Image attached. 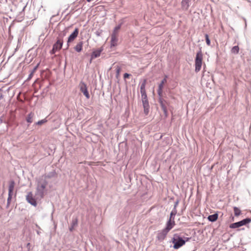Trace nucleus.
<instances>
[{"label":"nucleus","mask_w":251,"mask_h":251,"mask_svg":"<svg viewBox=\"0 0 251 251\" xmlns=\"http://www.w3.org/2000/svg\"><path fill=\"white\" fill-rule=\"evenodd\" d=\"M146 82V79H144L141 84L140 93L141 94L142 102L144 107V113L147 115L149 112L150 105L145 89Z\"/></svg>","instance_id":"f257e3e1"},{"label":"nucleus","mask_w":251,"mask_h":251,"mask_svg":"<svg viewBox=\"0 0 251 251\" xmlns=\"http://www.w3.org/2000/svg\"><path fill=\"white\" fill-rule=\"evenodd\" d=\"M72 26H71L65 28L63 31H62L59 34L56 43L53 45V48H54V50H59L61 49L63 43V38L64 36L66 35L67 33L68 32L69 29Z\"/></svg>","instance_id":"f03ea898"},{"label":"nucleus","mask_w":251,"mask_h":251,"mask_svg":"<svg viewBox=\"0 0 251 251\" xmlns=\"http://www.w3.org/2000/svg\"><path fill=\"white\" fill-rule=\"evenodd\" d=\"M48 184V182L45 180H43L40 178L38 182L37 186L36 188V195L39 196L40 198H43L44 195L45 189Z\"/></svg>","instance_id":"7ed1b4c3"},{"label":"nucleus","mask_w":251,"mask_h":251,"mask_svg":"<svg viewBox=\"0 0 251 251\" xmlns=\"http://www.w3.org/2000/svg\"><path fill=\"white\" fill-rule=\"evenodd\" d=\"M172 243L174 244L173 248L178 249L185 244L186 241L178 234H175L172 238Z\"/></svg>","instance_id":"20e7f679"},{"label":"nucleus","mask_w":251,"mask_h":251,"mask_svg":"<svg viewBox=\"0 0 251 251\" xmlns=\"http://www.w3.org/2000/svg\"><path fill=\"white\" fill-rule=\"evenodd\" d=\"M203 55L201 50V49H200L199 51L197 53L196 58H195V72L196 73L199 72L201 67L202 65V60Z\"/></svg>","instance_id":"39448f33"},{"label":"nucleus","mask_w":251,"mask_h":251,"mask_svg":"<svg viewBox=\"0 0 251 251\" xmlns=\"http://www.w3.org/2000/svg\"><path fill=\"white\" fill-rule=\"evenodd\" d=\"M159 96V102L160 104L161 109H162L164 114L166 116H167L168 111L167 106L166 105V104H168V102L166 100L162 98V95Z\"/></svg>","instance_id":"423d86ee"},{"label":"nucleus","mask_w":251,"mask_h":251,"mask_svg":"<svg viewBox=\"0 0 251 251\" xmlns=\"http://www.w3.org/2000/svg\"><path fill=\"white\" fill-rule=\"evenodd\" d=\"M80 91L86 97L87 99L90 98V95L88 93L86 84L83 81H81L79 84Z\"/></svg>","instance_id":"0eeeda50"},{"label":"nucleus","mask_w":251,"mask_h":251,"mask_svg":"<svg viewBox=\"0 0 251 251\" xmlns=\"http://www.w3.org/2000/svg\"><path fill=\"white\" fill-rule=\"evenodd\" d=\"M169 232L166 230L164 228L161 230H159L157 232L156 238L160 242L163 241Z\"/></svg>","instance_id":"6e6552de"},{"label":"nucleus","mask_w":251,"mask_h":251,"mask_svg":"<svg viewBox=\"0 0 251 251\" xmlns=\"http://www.w3.org/2000/svg\"><path fill=\"white\" fill-rule=\"evenodd\" d=\"M79 29L75 28L73 32L69 36L67 41V48L69 46V43L73 42L77 36L78 34Z\"/></svg>","instance_id":"1a4fd4ad"},{"label":"nucleus","mask_w":251,"mask_h":251,"mask_svg":"<svg viewBox=\"0 0 251 251\" xmlns=\"http://www.w3.org/2000/svg\"><path fill=\"white\" fill-rule=\"evenodd\" d=\"M26 200L27 201L32 205L34 206H37L36 201L33 197V194L31 192L28 193L27 195L26 196Z\"/></svg>","instance_id":"9d476101"},{"label":"nucleus","mask_w":251,"mask_h":251,"mask_svg":"<svg viewBox=\"0 0 251 251\" xmlns=\"http://www.w3.org/2000/svg\"><path fill=\"white\" fill-rule=\"evenodd\" d=\"M167 76L165 77L161 80L160 83L159 84L158 88L157 89V94L158 96H161L162 94V90L163 88L164 84L167 82Z\"/></svg>","instance_id":"9b49d317"},{"label":"nucleus","mask_w":251,"mask_h":251,"mask_svg":"<svg viewBox=\"0 0 251 251\" xmlns=\"http://www.w3.org/2000/svg\"><path fill=\"white\" fill-rule=\"evenodd\" d=\"M102 50H103V49L102 48H100L96 50H94L92 52V55H91V59L90 60V63L91 62L92 59L99 57Z\"/></svg>","instance_id":"f8f14e48"},{"label":"nucleus","mask_w":251,"mask_h":251,"mask_svg":"<svg viewBox=\"0 0 251 251\" xmlns=\"http://www.w3.org/2000/svg\"><path fill=\"white\" fill-rule=\"evenodd\" d=\"M175 225V223L174 219L173 221H172V220H169L167 222L166 227L164 229L169 232L174 227Z\"/></svg>","instance_id":"ddd939ff"},{"label":"nucleus","mask_w":251,"mask_h":251,"mask_svg":"<svg viewBox=\"0 0 251 251\" xmlns=\"http://www.w3.org/2000/svg\"><path fill=\"white\" fill-rule=\"evenodd\" d=\"M118 36L111 37L110 45L111 47H115L118 44Z\"/></svg>","instance_id":"4468645a"},{"label":"nucleus","mask_w":251,"mask_h":251,"mask_svg":"<svg viewBox=\"0 0 251 251\" xmlns=\"http://www.w3.org/2000/svg\"><path fill=\"white\" fill-rule=\"evenodd\" d=\"M15 181L11 180L9 181L8 187V194H12L13 191L15 187Z\"/></svg>","instance_id":"2eb2a0df"},{"label":"nucleus","mask_w":251,"mask_h":251,"mask_svg":"<svg viewBox=\"0 0 251 251\" xmlns=\"http://www.w3.org/2000/svg\"><path fill=\"white\" fill-rule=\"evenodd\" d=\"M181 7L183 10H187L189 7V0H182L181 1Z\"/></svg>","instance_id":"dca6fc26"},{"label":"nucleus","mask_w":251,"mask_h":251,"mask_svg":"<svg viewBox=\"0 0 251 251\" xmlns=\"http://www.w3.org/2000/svg\"><path fill=\"white\" fill-rule=\"evenodd\" d=\"M54 176H55V173L51 172L48 175H45L42 176H41V177L40 178V179H41L43 181L44 180L47 181V179L51 178V177H53Z\"/></svg>","instance_id":"f3484780"},{"label":"nucleus","mask_w":251,"mask_h":251,"mask_svg":"<svg viewBox=\"0 0 251 251\" xmlns=\"http://www.w3.org/2000/svg\"><path fill=\"white\" fill-rule=\"evenodd\" d=\"M218 217V214L217 213H215L214 214L208 216L207 219L209 221L214 222L217 220Z\"/></svg>","instance_id":"a211bd4d"},{"label":"nucleus","mask_w":251,"mask_h":251,"mask_svg":"<svg viewBox=\"0 0 251 251\" xmlns=\"http://www.w3.org/2000/svg\"><path fill=\"white\" fill-rule=\"evenodd\" d=\"M82 46L83 42L80 41L77 44V45L75 47L74 49L76 51L79 52L82 50Z\"/></svg>","instance_id":"6ab92c4d"},{"label":"nucleus","mask_w":251,"mask_h":251,"mask_svg":"<svg viewBox=\"0 0 251 251\" xmlns=\"http://www.w3.org/2000/svg\"><path fill=\"white\" fill-rule=\"evenodd\" d=\"M34 116V114L32 112H30L29 114H28L26 118L27 122L30 124L31 123L33 122L32 119Z\"/></svg>","instance_id":"aec40b11"},{"label":"nucleus","mask_w":251,"mask_h":251,"mask_svg":"<svg viewBox=\"0 0 251 251\" xmlns=\"http://www.w3.org/2000/svg\"><path fill=\"white\" fill-rule=\"evenodd\" d=\"M241 226H243L244 225H246L247 224L251 222V219L249 218H246L243 219L242 221H239Z\"/></svg>","instance_id":"412c9836"},{"label":"nucleus","mask_w":251,"mask_h":251,"mask_svg":"<svg viewBox=\"0 0 251 251\" xmlns=\"http://www.w3.org/2000/svg\"><path fill=\"white\" fill-rule=\"evenodd\" d=\"M77 219L76 218L74 219L72 221L71 226L69 228V230L70 231H73L74 230V227L77 226Z\"/></svg>","instance_id":"4be33fe9"},{"label":"nucleus","mask_w":251,"mask_h":251,"mask_svg":"<svg viewBox=\"0 0 251 251\" xmlns=\"http://www.w3.org/2000/svg\"><path fill=\"white\" fill-rule=\"evenodd\" d=\"M239 48L238 46H235L232 47L231 49V51L232 53L235 54H237L239 53Z\"/></svg>","instance_id":"5701e85b"},{"label":"nucleus","mask_w":251,"mask_h":251,"mask_svg":"<svg viewBox=\"0 0 251 251\" xmlns=\"http://www.w3.org/2000/svg\"><path fill=\"white\" fill-rule=\"evenodd\" d=\"M241 226L239 222H236L233 224H231L229 226V227L231 228H236Z\"/></svg>","instance_id":"b1692460"},{"label":"nucleus","mask_w":251,"mask_h":251,"mask_svg":"<svg viewBox=\"0 0 251 251\" xmlns=\"http://www.w3.org/2000/svg\"><path fill=\"white\" fill-rule=\"evenodd\" d=\"M234 212L235 216H239L241 214V210L237 207H234Z\"/></svg>","instance_id":"393cba45"},{"label":"nucleus","mask_w":251,"mask_h":251,"mask_svg":"<svg viewBox=\"0 0 251 251\" xmlns=\"http://www.w3.org/2000/svg\"><path fill=\"white\" fill-rule=\"evenodd\" d=\"M176 213H177V210H175V209H173V210L171 212L169 220H172V221H173V218L174 219V217L176 214Z\"/></svg>","instance_id":"a878e982"},{"label":"nucleus","mask_w":251,"mask_h":251,"mask_svg":"<svg viewBox=\"0 0 251 251\" xmlns=\"http://www.w3.org/2000/svg\"><path fill=\"white\" fill-rule=\"evenodd\" d=\"M47 122V120L46 118H45L42 120L39 121L38 122L36 123L35 124L37 125L41 126V125L46 123Z\"/></svg>","instance_id":"bb28decb"},{"label":"nucleus","mask_w":251,"mask_h":251,"mask_svg":"<svg viewBox=\"0 0 251 251\" xmlns=\"http://www.w3.org/2000/svg\"><path fill=\"white\" fill-rule=\"evenodd\" d=\"M12 197V194H8V197L7 200V206H9V205H10Z\"/></svg>","instance_id":"cd10ccee"},{"label":"nucleus","mask_w":251,"mask_h":251,"mask_svg":"<svg viewBox=\"0 0 251 251\" xmlns=\"http://www.w3.org/2000/svg\"><path fill=\"white\" fill-rule=\"evenodd\" d=\"M116 77L117 78H118V77L119 76V75H120V72H121V68L117 66L116 67Z\"/></svg>","instance_id":"c85d7f7f"},{"label":"nucleus","mask_w":251,"mask_h":251,"mask_svg":"<svg viewBox=\"0 0 251 251\" xmlns=\"http://www.w3.org/2000/svg\"><path fill=\"white\" fill-rule=\"evenodd\" d=\"M205 40H206V43L207 45L208 46H210V40L209 38L208 35L206 34L205 35Z\"/></svg>","instance_id":"c756f323"},{"label":"nucleus","mask_w":251,"mask_h":251,"mask_svg":"<svg viewBox=\"0 0 251 251\" xmlns=\"http://www.w3.org/2000/svg\"><path fill=\"white\" fill-rule=\"evenodd\" d=\"M121 26H122V24H120L119 25H117L114 29V31H115V32H119V30L120 29L121 27Z\"/></svg>","instance_id":"7c9ffc66"},{"label":"nucleus","mask_w":251,"mask_h":251,"mask_svg":"<svg viewBox=\"0 0 251 251\" xmlns=\"http://www.w3.org/2000/svg\"><path fill=\"white\" fill-rule=\"evenodd\" d=\"M178 203H179V201L178 200H176L175 201L173 209L176 210V207L177 206V205L178 204Z\"/></svg>","instance_id":"2f4dec72"},{"label":"nucleus","mask_w":251,"mask_h":251,"mask_svg":"<svg viewBox=\"0 0 251 251\" xmlns=\"http://www.w3.org/2000/svg\"><path fill=\"white\" fill-rule=\"evenodd\" d=\"M113 36H118V33L116 32L113 30V32L111 35V37H113Z\"/></svg>","instance_id":"473e14b6"},{"label":"nucleus","mask_w":251,"mask_h":251,"mask_svg":"<svg viewBox=\"0 0 251 251\" xmlns=\"http://www.w3.org/2000/svg\"><path fill=\"white\" fill-rule=\"evenodd\" d=\"M101 30L100 31V30H98V31H96L95 32V34L97 36H100L101 34Z\"/></svg>","instance_id":"72a5a7b5"},{"label":"nucleus","mask_w":251,"mask_h":251,"mask_svg":"<svg viewBox=\"0 0 251 251\" xmlns=\"http://www.w3.org/2000/svg\"><path fill=\"white\" fill-rule=\"evenodd\" d=\"M33 74V72H31L28 75L27 80H29L32 77Z\"/></svg>","instance_id":"f704fd0d"},{"label":"nucleus","mask_w":251,"mask_h":251,"mask_svg":"<svg viewBox=\"0 0 251 251\" xmlns=\"http://www.w3.org/2000/svg\"><path fill=\"white\" fill-rule=\"evenodd\" d=\"M130 75V74H127V73H125L124 75V77L125 79L126 78H127L128 77H129V76Z\"/></svg>","instance_id":"c9c22d12"},{"label":"nucleus","mask_w":251,"mask_h":251,"mask_svg":"<svg viewBox=\"0 0 251 251\" xmlns=\"http://www.w3.org/2000/svg\"><path fill=\"white\" fill-rule=\"evenodd\" d=\"M56 51H57L56 50H54V48H52V49L50 50V53L53 54H54Z\"/></svg>","instance_id":"e433bc0d"},{"label":"nucleus","mask_w":251,"mask_h":251,"mask_svg":"<svg viewBox=\"0 0 251 251\" xmlns=\"http://www.w3.org/2000/svg\"><path fill=\"white\" fill-rule=\"evenodd\" d=\"M26 248L28 250V251H29L30 250V244L29 243H27L26 245Z\"/></svg>","instance_id":"4c0bfd02"},{"label":"nucleus","mask_w":251,"mask_h":251,"mask_svg":"<svg viewBox=\"0 0 251 251\" xmlns=\"http://www.w3.org/2000/svg\"><path fill=\"white\" fill-rule=\"evenodd\" d=\"M37 67H38V65H37L36 67H35L31 72H33V73L34 74V72H35L36 70L37 69Z\"/></svg>","instance_id":"58836bf2"},{"label":"nucleus","mask_w":251,"mask_h":251,"mask_svg":"<svg viewBox=\"0 0 251 251\" xmlns=\"http://www.w3.org/2000/svg\"><path fill=\"white\" fill-rule=\"evenodd\" d=\"M184 239L186 241V242H187V241H188L189 240L190 238H188V237H184Z\"/></svg>","instance_id":"ea45409f"},{"label":"nucleus","mask_w":251,"mask_h":251,"mask_svg":"<svg viewBox=\"0 0 251 251\" xmlns=\"http://www.w3.org/2000/svg\"><path fill=\"white\" fill-rule=\"evenodd\" d=\"M88 2H90L92 0H86Z\"/></svg>","instance_id":"a19ab883"},{"label":"nucleus","mask_w":251,"mask_h":251,"mask_svg":"<svg viewBox=\"0 0 251 251\" xmlns=\"http://www.w3.org/2000/svg\"><path fill=\"white\" fill-rule=\"evenodd\" d=\"M0 98H2V95H0Z\"/></svg>","instance_id":"79ce46f5"},{"label":"nucleus","mask_w":251,"mask_h":251,"mask_svg":"<svg viewBox=\"0 0 251 251\" xmlns=\"http://www.w3.org/2000/svg\"><path fill=\"white\" fill-rule=\"evenodd\" d=\"M248 2H250V1L249 0H247Z\"/></svg>","instance_id":"37998d69"}]
</instances>
